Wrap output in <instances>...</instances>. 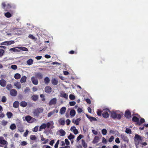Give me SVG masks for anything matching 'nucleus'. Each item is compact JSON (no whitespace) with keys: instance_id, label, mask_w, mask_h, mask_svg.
I'll return each instance as SVG.
<instances>
[{"instance_id":"ea45409f","label":"nucleus","mask_w":148,"mask_h":148,"mask_svg":"<svg viewBox=\"0 0 148 148\" xmlns=\"http://www.w3.org/2000/svg\"><path fill=\"white\" fill-rule=\"evenodd\" d=\"M50 82V79L48 77H46L44 79V82L45 84H48Z\"/></svg>"},{"instance_id":"ddd939ff","label":"nucleus","mask_w":148,"mask_h":148,"mask_svg":"<svg viewBox=\"0 0 148 148\" xmlns=\"http://www.w3.org/2000/svg\"><path fill=\"white\" fill-rule=\"evenodd\" d=\"M58 112V109H55L53 111L50 112L48 114V117H49L53 114L55 112L57 113Z\"/></svg>"},{"instance_id":"39448f33","label":"nucleus","mask_w":148,"mask_h":148,"mask_svg":"<svg viewBox=\"0 0 148 148\" xmlns=\"http://www.w3.org/2000/svg\"><path fill=\"white\" fill-rule=\"evenodd\" d=\"M31 80L33 84L35 85H37L38 84V80L37 78L35 77H32Z\"/></svg>"},{"instance_id":"4d7b16f0","label":"nucleus","mask_w":148,"mask_h":148,"mask_svg":"<svg viewBox=\"0 0 148 148\" xmlns=\"http://www.w3.org/2000/svg\"><path fill=\"white\" fill-rule=\"evenodd\" d=\"M102 111L99 110H98L97 112V114L99 116H101Z\"/></svg>"},{"instance_id":"5fc2aeb1","label":"nucleus","mask_w":148,"mask_h":148,"mask_svg":"<svg viewBox=\"0 0 148 148\" xmlns=\"http://www.w3.org/2000/svg\"><path fill=\"white\" fill-rule=\"evenodd\" d=\"M11 68L14 70H16L17 69V66L16 65H11Z\"/></svg>"},{"instance_id":"bf43d9fd","label":"nucleus","mask_w":148,"mask_h":148,"mask_svg":"<svg viewBox=\"0 0 148 148\" xmlns=\"http://www.w3.org/2000/svg\"><path fill=\"white\" fill-rule=\"evenodd\" d=\"M69 98L71 100H74L75 97L74 95L71 94L69 95Z\"/></svg>"},{"instance_id":"f704fd0d","label":"nucleus","mask_w":148,"mask_h":148,"mask_svg":"<svg viewBox=\"0 0 148 148\" xmlns=\"http://www.w3.org/2000/svg\"><path fill=\"white\" fill-rule=\"evenodd\" d=\"M27 105V103L25 101H22L20 103V106L23 107H25Z\"/></svg>"},{"instance_id":"b1692460","label":"nucleus","mask_w":148,"mask_h":148,"mask_svg":"<svg viewBox=\"0 0 148 148\" xmlns=\"http://www.w3.org/2000/svg\"><path fill=\"white\" fill-rule=\"evenodd\" d=\"M76 112L75 110L73 109L71 110L70 112V114L71 117H73L75 116V114Z\"/></svg>"},{"instance_id":"9b49d317","label":"nucleus","mask_w":148,"mask_h":148,"mask_svg":"<svg viewBox=\"0 0 148 148\" xmlns=\"http://www.w3.org/2000/svg\"><path fill=\"white\" fill-rule=\"evenodd\" d=\"M81 120V119L80 118H78L75 120L74 119H72V122L73 123L75 124L76 125H78Z\"/></svg>"},{"instance_id":"aec40b11","label":"nucleus","mask_w":148,"mask_h":148,"mask_svg":"<svg viewBox=\"0 0 148 148\" xmlns=\"http://www.w3.org/2000/svg\"><path fill=\"white\" fill-rule=\"evenodd\" d=\"M132 120L133 122L136 123V124L138 125L139 121V119L138 118L135 116H134L132 118Z\"/></svg>"},{"instance_id":"a878e982","label":"nucleus","mask_w":148,"mask_h":148,"mask_svg":"<svg viewBox=\"0 0 148 148\" xmlns=\"http://www.w3.org/2000/svg\"><path fill=\"white\" fill-rule=\"evenodd\" d=\"M14 85L16 86V88L18 89L21 88V84L19 82L14 83Z\"/></svg>"},{"instance_id":"052dcab7","label":"nucleus","mask_w":148,"mask_h":148,"mask_svg":"<svg viewBox=\"0 0 148 148\" xmlns=\"http://www.w3.org/2000/svg\"><path fill=\"white\" fill-rule=\"evenodd\" d=\"M82 135L81 134H80L77 138V141L79 140L82 138Z\"/></svg>"},{"instance_id":"f257e3e1","label":"nucleus","mask_w":148,"mask_h":148,"mask_svg":"<svg viewBox=\"0 0 148 148\" xmlns=\"http://www.w3.org/2000/svg\"><path fill=\"white\" fill-rule=\"evenodd\" d=\"M134 142L136 147V148H138V145L140 142L141 141L142 139L141 137L137 134H135L134 137Z\"/></svg>"},{"instance_id":"0eeeda50","label":"nucleus","mask_w":148,"mask_h":148,"mask_svg":"<svg viewBox=\"0 0 148 148\" xmlns=\"http://www.w3.org/2000/svg\"><path fill=\"white\" fill-rule=\"evenodd\" d=\"M45 91L47 93L49 94L52 91V88L50 86H47L45 87Z\"/></svg>"},{"instance_id":"a211bd4d","label":"nucleus","mask_w":148,"mask_h":148,"mask_svg":"<svg viewBox=\"0 0 148 148\" xmlns=\"http://www.w3.org/2000/svg\"><path fill=\"white\" fill-rule=\"evenodd\" d=\"M66 110V108L65 107H62L60 109V112L61 114H64Z\"/></svg>"},{"instance_id":"4c0bfd02","label":"nucleus","mask_w":148,"mask_h":148,"mask_svg":"<svg viewBox=\"0 0 148 148\" xmlns=\"http://www.w3.org/2000/svg\"><path fill=\"white\" fill-rule=\"evenodd\" d=\"M81 140L82 144L83 147L85 148L87 147V144L86 143L84 140L83 139H82Z\"/></svg>"},{"instance_id":"dca6fc26","label":"nucleus","mask_w":148,"mask_h":148,"mask_svg":"<svg viewBox=\"0 0 148 148\" xmlns=\"http://www.w3.org/2000/svg\"><path fill=\"white\" fill-rule=\"evenodd\" d=\"M59 123L60 124L64 125L65 124V120L63 118H61L58 121Z\"/></svg>"},{"instance_id":"393cba45","label":"nucleus","mask_w":148,"mask_h":148,"mask_svg":"<svg viewBox=\"0 0 148 148\" xmlns=\"http://www.w3.org/2000/svg\"><path fill=\"white\" fill-rule=\"evenodd\" d=\"M27 79V77L25 76H23L20 79V82L21 83L25 82Z\"/></svg>"},{"instance_id":"bb28decb","label":"nucleus","mask_w":148,"mask_h":148,"mask_svg":"<svg viewBox=\"0 0 148 148\" xmlns=\"http://www.w3.org/2000/svg\"><path fill=\"white\" fill-rule=\"evenodd\" d=\"M46 128V124L45 123H42L40 127L39 131H41L42 129H45Z\"/></svg>"},{"instance_id":"412c9836","label":"nucleus","mask_w":148,"mask_h":148,"mask_svg":"<svg viewBox=\"0 0 148 148\" xmlns=\"http://www.w3.org/2000/svg\"><path fill=\"white\" fill-rule=\"evenodd\" d=\"M102 116L103 117L105 118H107L109 116V114L108 113L107 111H105L102 113Z\"/></svg>"},{"instance_id":"72a5a7b5","label":"nucleus","mask_w":148,"mask_h":148,"mask_svg":"<svg viewBox=\"0 0 148 148\" xmlns=\"http://www.w3.org/2000/svg\"><path fill=\"white\" fill-rule=\"evenodd\" d=\"M29 138L32 140H35L37 139V137L34 135H30Z\"/></svg>"},{"instance_id":"603ef678","label":"nucleus","mask_w":148,"mask_h":148,"mask_svg":"<svg viewBox=\"0 0 148 148\" xmlns=\"http://www.w3.org/2000/svg\"><path fill=\"white\" fill-rule=\"evenodd\" d=\"M4 52V50L2 49H0V57H1L3 55Z\"/></svg>"},{"instance_id":"774afa93","label":"nucleus","mask_w":148,"mask_h":148,"mask_svg":"<svg viewBox=\"0 0 148 148\" xmlns=\"http://www.w3.org/2000/svg\"><path fill=\"white\" fill-rule=\"evenodd\" d=\"M66 123L67 125H69L71 123V121L69 119H67L66 120Z\"/></svg>"},{"instance_id":"20e7f679","label":"nucleus","mask_w":148,"mask_h":148,"mask_svg":"<svg viewBox=\"0 0 148 148\" xmlns=\"http://www.w3.org/2000/svg\"><path fill=\"white\" fill-rule=\"evenodd\" d=\"M8 142L5 140L2 136L0 137V147H3V145H5V148H7Z\"/></svg>"},{"instance_id":"c756f323","label":"nucleus","mask_w":148,"mask_h":148,"mask_svg":"<svg viewBox=\"0 0 148 148\" xmlns=\"http://www.w3.org/2000/svg\"><path fill=\"white\" fill-rule=\"evenodd\" d=\"M33 61L32 59H29L27 61V64L29 66L33 64Z\"/></svg>"},{"instance_id":"a19ab883","label":"nucleus","mask_w":148,"mask_h":148,"mask_svg":"<svg viewBox=\"0 0 148 148\" xmlns=\"http://www.w3.org/2000/svg\"><path fill=\"white\" fill-rule=\"evenodd\" d=\"M10 51H12L14 52H20V50L16 48H11L10 49Z\"/></svg>"},{"instance_id":"864d4df0","label":"nucleus","mask_w":148,"mask_h":148,"mask_svg":"<svg viewBox=\"0 0 148 148\" xmlns=\"http://www.w3.org/2000/svg\"><path fill=\"white\" fill-rule=\"evenodd\" d=\"M8 122L7 121H5V120H3L2 122V125L4 126H5L8 123Z\"/></svg>"},{"instance_id":"4be33fe9","label":"nucleus","mask_w":148,"mask_h":148,"mask_svg":"<svg viewBox=\"0 0 148 148\" xmlns=\"http://www.w3.org/2000/svg\"><path fill=\"white\" fill-rule=\"evenodd\" d=\"M15 42L14 40H10L5 41V45H9Z\"/></svg>"},{"instance_id":"f03ea898","label":"nucleus","mask_w":148,"mask_h":148,"mask_svg":"<svg viewBox=\"0 0 148 148\" xmlns=\"http://www.w3.org/2000/svg\"><path fill=\"white\" fill-rule=\"evenodd\" d=\"M43 111V109L42 108H37L33 112V114L34 116L38 117L39 116L40 114Z\"/></svg>"},{"instance_id":"cd10ccee","label":"nucleus","mask_w":148,"mask_h":148,"mask_svg":"<svg viewBox=\"0 0 148 148\" xmlns=\"http://www.w3.org/2000/svg\"><path fill=\"white\" fill-rule=\"evenodd\" d=\"M16 48H17L21 50L26 51H28V49L27 48L24 47H16Z\"/></svg>"},{"instance_id":"13d9d810","label":"nucleus","mask_w":148,"mask_h":148,"mask_svg":"<svg viewBox=\"0 0 148 148\" xmlns=\"http://www.w3.org/2000/svg\"><path fill=\"white\" fill-rule=\"evenodd\" d=\"M28 37L33 40H34L35 39V38L32 34H29L28 36Z\"/></svg>"},{"instance_id":"9d476101","label":"nucleus","mask_w":148,"mask_h":148,"mask_svg":"<svg viewBox=\"0 0 148 148\" xmlns=\"http://www.w3.org/2000/svg\"><path fill=\"white\" fill-rule=\"evenodd\" d=\"M57 99L56 98L52 99L49 101V105H51L53 104H55L56 103Z\"/></svg>"},{"instance_id":"6e6552de","label":"nucleus","mask_w":148,"mask_h":148,"mask_svg":"<svg viewBox=\"0 0 148 148\" xmlns=\"http://www.w3.org/2000/svg\"><path fill=\"white\" fill-rule=\"evenodd\" d=\"M10 94L12 96L15 97L17 95V92L15 89H12L10 91Z\"/></svg>"},{"instance_id":"7c9ffc66","label":"nucleus","mask_w":148,"mask_h":148,"mask_svg":"<svg viewBox=\"0 0 148 148\" xmlns=\"http://www.w3.org/2000/svg\"><path fill=\"white\" fill-rule=\"evenodd\" d=\"M19 104V102L18 101H16L14 103L13 106L14 108H17L18 107Z\"/></svg>"},{"instance_id":"c03bdc74","label":"nucleus","mask_w":148,"mask_h":148,"mask_svg":"<svg viewBox=\"0 0 148 148\" xmlns=\"http://www.w3.org/2000/svg\"><path fill=\"white\" fill-rule=\"evenodd\" d=\"M68 138L69 139L71 140L75 138V136L71 133L68 136Z\"/></svg>"},{"instance_id":"8fccbe9b","label":"nucleus","mask_w":148,"mask_h":148,"mask_svg":"<svg viewBox=\"0 0 148 148\" xmlns=\"http://www.w3.org/2000/svg\"><path fill=\"white\" fill-rule=\"evenodd\" d=\"M6 98L5 96H3L2 97L1 101L3 103H5L6 101Z\"/></svg>"},{"instance_id":"a18cd8bd","label":"nucleus","mask_w":148,"mask_h":148,"mask_svg":"<svg viewBox=\"0 0 148 148\" xmlns=\"http://www.w3.org/2000/svg\"><path fill=\"white\" fill-rule=\"evenodd\" d=\"M12 88V86L11 84H8L6 86V88L8 90H10Z\"/></svg>"},{"instance_id":"f8f14e48","label":"nucleus","mask_w":148,"mask_h":148,"mask_svg":"<svg viewBox=\"0 0 148 148\" xmlns=\"http://www.w3.org/2000/svg\"><path fill=\"white\" fill-rule=\"evenodd\" d=\"M60 96L62 97H64L65 99H67L68 95L64 91H62L60 93Z\"/></svg>"},{"instance_id":"4468645a","label":"nucleus","mask_w":148,"mask_h":148,"mask_svg":"<svg viewBox=\"0 0 148 148\" xmlns=\"http://www.w3.org/2000/svg\"><path fill=\"white\" fill-rule=\"evenodd\" d=\"M32 119V117L29 115L25 117L26 120L27 122L29 123L32 122V121H31V120Z\"/></svg>"},{"instance_id":"f3484780","label":"nucleus","mask_w":148,"mask_h":148,"mask_svg":"<svg viewBox=\"0 0 148 148\" xmlns=\"http://www.w3.org/2000/svg\"><path fill=\"white\" fill-rule=\"evenodd\" d=\"M121 137L122 139L124 141H125L127 143H128L129 142V139L127 136H126L124 135H121Z\"/></svg>"},{"instance_id":"09e8293b","label":"nucleus","mask_w":148,"mask_h":148,"mask_svg":"<svg viewBox=\"0 0 148 148\" xmlns=\"http://www.w3.org/2000/svg\"><path fill=\"white\" fill-rule=\"evenodd\" d=\"M16 125L17 127L22 125L21 121L19 120H18L16 122Z\"/></svg>"},{"instance_id":"5701e85b","label":"nucleus","mask_w":148,"mask_h":148,"mask_svg":"<svg viewBox=\"0 0 148 148\" xmlns=\"http://www.w3.org/2000/svg\"><path fill=\"white\" fill-rule=\"evenodd\" d=\"M35 75L36 77L39 79H41L42 78L43 75L42 74L40 73H36Z\"/></svg>"},{"instance_id":"c9c22d12","label":"nucleus","mask_w":148,"mask_h":148,"mask_svg":"<svg viewBox=\"0 0 148 148\" xmlns=\"http://www.w3.org/2000/svg\"><path fill=\"white\" fill-rule=\"evenodd\" d=\"M10 128L11 130H13L16 129V126L15 124H12L10 125Z\"/></svg>"},{"instance_id":"69168bd1","label":"nucleus","mask_w":148,"mask_h":148,"mask_svg":"<svg viewBox=\"0 0 148 148\" xmlns=\"http://www.w3.org/2000/svg\"><path fill=\"white\" fill-rule=\"evenodd\" d=\"M29 131L28 130H26L25 132L24 133L23 136L25 137H26L27 136L28 134V133Z\"/></svg>"},{"instance_id":"2eb2a0df","label":"nucleus","mask_w":148,"mask_h":148,"mask_svg":"<svg viewBox=\"0 0 148 148\" xmlns=\"http://www.w3.org/2000/svg\"><path fill=\"white\" fill-rule=\"evenodd\" d=\"M87 118L89 119L91 122L97 121V119L95 117L91 116H90L88 115H87Z\"/></svg>"},{"instance_id":"e2e57ef3","label":"nucleus","mask_w":148,"mask_h":148,"mask_svg":"<svg viewBox=\"0 0 148 148\" xmlns=\"http://www.w3.org/2000/svg\"><path fill=\"white\" fill-rule=\"evenodd\" d=\"M27 143L25 141H22L21 143V145L22 146H25L27 144Z\"/></svg>"},{"instance_id":"58836bf2","label":"nucleus","mask_w":148,"mask_h":148,"mask_svg":"<svg viewBox=\"0 0 148 148\" xmlns=\"http://www.w3.org/2000/svg\"><path fill=\"white\" fill-rule=\"evenodd\" d=\"M18 131L21 132H24L23 127L22 125L18 127Z\"/></svg>"},{"instance_id":"423d86ee","label":"nucleus","mask_w":148,"mask_h":148,"mask_svg":"<svg viewBox=\"0 0 148 148\" xmlns=\"http://www.w3.org/2000/svg\"><path fill=\"white\" fill-rule=\"evenodd\" d=\"M124 116L127 119H129L131 117V113L129 110H127L125 111Z\"/></svg>"},{"instance_id":"338daca9","label":"nucleus","mask_w":148,"mask_h":148,"mask_svg":"<svg viewBox=\"0 0 148 148\" xmlns=\"http://www.w3.org/2000/svg\"><path fill=\"white\" fill-rule=\"evenodd\" d=\"M65 142L66 144L68 145L70 144V142L67 139H65Z\"/></svg>"},{"instance_id":"37998d69","label":"nucleus","mask_w":148,"mask_h":148,"mask_svg":"<svg viewBox=\"0 0 148 148\" xmlns=\"http://www.w3.org/2000/svg\"><path fill=\"white\" fill-rule=\"evenodd\" d=\"M145 122V120L143 118H141L140 119V121L138 122V125H140L142 124L143 123Z\"/></svg>"},{"instance_id":"de8ad7c7","label":"nucleus","mask_w":148,"mask_h":148,"mask_svg":"<svg viewBox=\"0 0 148 148\" xmlns=\"http://www.w3.org/2000/svg\"><path fill=\"white\" fill-rule=\"evenodd\" d=\"M125 132L128 134H131L132 133L131 130L130 129L127 128H126Z\"/></svg>"},{"instance_id":"e433bc0d","label":"nucleus","mask_w":148,"mask_h":148,"mask_svg":"<svg viewBox=\"0 0 148 148\" xmlns=\"http://www.w3.org/2000/svg\"><path fill=\"white\" fill-rule=\"evenodd\" d=\"M21 77V75L19 73H17L15 74L14 76V78L17 79H19Z\"/></svg>"},{"instance_id":"680f3d73","label":"nucleus","mask_w":148,"mask_h":148,"mask_svg":"<svg viewBox=\"0 0 148 148\" xmlns=\"http://www.w3.org/2000/svg\"><path fill=\"white\" fill-rule=\"evenodd\" d=\"M114 138V136H112L109 139L108 141L110 142H111L113 140Z\"/></svg>"},{"instance_id":"0e129e2a","label":"nucleus","mask_w":148,"mask_h":148,"mask_svg":"<svg viewBox=\"0 0 148 148\" xmlns=\"http://www.w3.org/2000/svg\"><path fill=\"white\" fill-rule=\"evenodd\" d=\"M38 126H36L34 128V129L33 130V131L34 132H36L38 131Z\"/></svg>"},{"instance_id":"6ab92c4d","label":"nucleus","mask_w":148,"mask_h":148,"mask_svg":"<svg viewBox=\"0 0 148 148\" xmlns=\"http://www.w3.org/2000/svg\"><path fill=\"white\" fill-rule=\"evenodd\" d=\"M99 139V138L98 136H95L92 142L93 144L96 143L98 142Z\"/></svg>"},{"instance_id":"3c124183","label":"nucleus","mask_w":148,"mask_h":148,"mask_svg":"<svg viewBox=\"0 0 148 148\" xmlns=\"http://www.w3.org/2000/svg\"><path fill=\"white\" fill-rule=\"evenodd\" d=\"M101 132L103 134L105 135L107 133V131L106 129H103L102 130Z\"/></svg>"},{"instance_id":"79ce46f5","label":"nucleus","mask_w":148,"mask_h":148,"mask_svg":"<svg viewBox=\"0 0 148 148\" xmlns=\"http://www.w3.org/2000/svg\"><path fill=\"white\" fill-rule=\"evenodd\" d=\"M6 115L9 118H11L13 116L12 113L11 112H8L6 114Z\"/></svg>"},{"instance_id":"c85d7f7f","label":"nucleus","mask_w":148,"mask_h":148,"mask_svg":"<svg viewBox=\"0 0 148 148\" xmlns=\"http://www.w3.org/2000/svg\"><path fill=\"white\" fill-rule=\"evenodd\" d=\"M51 82L52 84L54 85H57L58 81L56 80L55 78L51 80Z\"/></svg>"},{"instance_id":"49530a36","label":"nucleus","mask_w":148,"mask_h":148,"mask_svg":"<svg viewBox=\"0 0 148 148\" xmlns=\"http://www.w3.org/2000/svg\"><path fill=\"white\" fill-rule=\"evenodd\" d=\"M5 16L8 18H10L12 16V15L11 14L8 12L5 13Z\"/></svg>"},{"instance_id":"6e6d98bb","label":"nucleus","mask_w":148,"mask_h":148,"mask_svg":"<svg viewBox=\"0 0 148 148\" xmlns=\"http://www.w3.org/2000/svg\"><path fill=\"white\" fill-rule=\"evenodd\" d=\"M76 104V102L74 101H71L69 102V105L71 106H73Z\"/></svg>"},{"instance_id":"2f4dec72","label":"nucleus","mask_w":148,"mask_h":148,"mask_svg":"<svg viewBox=\"0 0 148 148\" xmlns=\"http://www.w3.org/2000/svg\"><path fill=\"white\" fill-rule=\"evenodd\" d=\"M32 99L34 101H36L38 99V96L37 95H33L32 96Z\"/></svg>"},{"instance_id":"473e14b6","label":"nucleus","mask_w":148,"mask_h":148,"mask_svg":"<svg viewBox=\"0 0 148 148\" xmlns=\"http://www.w3.org/2000/svg\"><path fill=\"white\" fill-rule=\"evenodd\" d=\"M59 132L61 136H64L66 134V132L65 131L62 129L60 130Z\"/></svg>"},{"instance_id":"7ed1b4c3","label":"nucleus","mask_w":148,"mask_h":148,"mask_svg":"<svg viewBox=\"0 0 148 148\" xmlns=\"http://www.w3.org/2000/svg\"><path fill=\"white\" fill-rule=\"evenodd\" d=\"M111 116L114 119L116 118L119 120L121 118V114H117L116 112L114 111H112L111 112Z\"/></svg>"},{"instance_id":"1a4fd4ad","label":"nucleus","mask_w":148,"mask_h":148,"mask_svg":"<svg viewBox=\"0 0 148 148\" xmlns=\"http://www.w3.org/2000/svg\"><path fill=\"white\" fill-rule=\"evenodd\" d=\"M6 81L4 79H2L0 80V85L3 87L5 86H6Z\"/></svg>"}]
</instances>
